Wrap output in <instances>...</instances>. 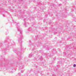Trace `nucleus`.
<instances>
[{
  "label": "nucleus",
  "instance_id": "obj_1",
  "mask_svg": "<svg viewBox=\"0 0 76 76\" xmlns=\"http://www.w3.org/2000/svg\"><path fill=\"white\" fill-rule=\"evenodd\" d=\"M17 28L18 31L20 32V34H19V37L18 38V41L20 42H22V39H23V35H22V30L21 28H20L19 26H18L17 27Z\"/></svg>",
  "mask_w": 76,
  "mask_h": 76
},
{
  "label": "nucleus",
  "instance_id": "obj_4",
  "mask_svg": "<svg viewBox=\"0 0 76 76\" xmlns=\"http://www.w3.org/2000/svg\"><path fill=\"white\" fill-rule=\"evenodd\" d=\"M76 64H74V65H73V66L74 67H76Z\"/></svg>",
  "mask_w": 76,
  "mask_h": 76
},
{
  "label": "nucleus",
  "instance_id": "obj_7",
  "mask_svg": "<svg viewBox=\"0 0 76 76\" xmlns=\"http://www.w3.org/2000/svg\"><path fill=\"white\" fill-rule=\"evenodd\" d=\"M21 73H23V71H21Z\"/></svg>",
  "mask_w": 76,
  "mask_h": 76
},
{
  "label": "nucleus",
  "instance_id": "obj_9",
  "mask_svg": "<svg viewBox=\"0 0 76 76\" xmlns=\"http://www.w3.org/2000/svg\"><path fill=\"white\" fill-rule=\"evenodd\" d=\"M47 50H48L47 49Z\"/></svg>",
  "mask_w": 76,
  "mask_h": 76
},
{
  "label": "nucleus",
  "instance_id": "obj_6",
  "mask_svg": "<svg viewBox=\"0 0 76 76\" xmlns=\"http://www.w3.org/2000/svg\"><path fill=\"white\" fill-rule=\"evenodd\" d=\"M53 76H56V75L55 74H53Z\"/></svg>",
  "mask_w": 76,
  "mask_h": 76
},
{
  "label": "nucleus",
  "instance_id": "obj_2",
  "mask_svg": "<svg viewBox=\"0 0 76 76\" xmlns=\"http://www.w3.org/2000/svg\"><path fill=\"white\" fill-rule=\"evenodd\" d=\"M32 54L31 53L29 55V57H32Z\"/></svg>",
  "mask_w": 76,
  "mask_h": 76
},
{
  "label": "nucleus",
  "instance_id": "obj_5",
  "mask_svg": "<svg viewBox=\"0 0 76 76\" xmlns=\"http://www.w3.org/2000/svg\"><path fill=\"white\" fill-rule=\"evenodd\" d=\"M19 53H20V54H21V53H20V51H19V52H18V54H19Z\"/></svg>",
  "mask_w": 76,
  "mask_h": 76
},
{
  "label": "nucleus",
  "instance_id": "obj_3",
  "mask_svg": "<svg viewBox=\"0 0 76 76\" xmlns=\"http://www.w3.org/2000/svg\"><path fill=\"white\" fill-rule=\"evenodd\" d=\"M28 31H31V28H29L28 29Z\"/></svg>",
  "mask_w": 76,
  "mask_h": 76
},
{
  "label": "nucleus",
  "instance_id": "obj_8",
  "mask_svg": "<svg viewBox=\"0 0 76 76\" xmlns=\"http://www.w3.org/2000/svg\"><path fill=\"white\" fill-rule=\"evenodd\" d=\"M14 52H15V50H14Z\"/></svg>",
  "mask_w": 76,
  "mask_h": 76
}]
</instances>
